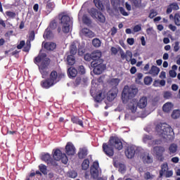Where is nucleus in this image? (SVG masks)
Wrapping results in <instances>:
<instances>
[{
  "mask_svg": "<svg viewBox=\"0 0 180 180\" xmlns=\"http://www.w3.org/2000/svg\"><path fill=\"white\" fill-rule=\"evenodd\" d=\"M165 99H169L172 94L169 91H165L163 95Z\"/></svg>",
  "mask_w": 180,
  "mask_h": 180,
  "instance_id": "obj_55",
  "label": "nucleus"
},
{
  "mask_svg": "<svg viewBox=\"0 0 180 180\" xmlns=\"http://www.w3.org/2000/svg\"><path fill=\"white\" fill-rule=\"evenodd\" d=\"M85 61H92V53H86L84 56Z\"/></svg>",
  "mask_w": 180,
  "mask_h": 180,
  "instance_id": "obj_50",
  "label": "nucleus"
},
{
  "mask_svg": "<svg viewBox=\"0 0 180 180\" xmlns=\"http://www.w3.org/2000/svg\"><path fill=\"white\" fill-rule=\"evenodd\" d=\"M174 51H175V52L179 51V41H176L174 43Z\"/></svg>",
  "mask_w": 180,
  "mask_h": 180,
  "instance_id": "obj_59",
  "label": "nucleus"
},
{
  "mask_svg": "<svg viewBox=\"0 0 180 180\" xmlns=\"http://www.w3.org/2000/svg\"><path fill=\"white\" fill-rule=\"evenodd\" d=\"M82 22L86 26H91L92 25V20L86 16V15H83Z\"/></svg>",
  "mask_w": 180,
  "mask_h": 180,
  "instance_id": "obj_33",
  "label": "nucleus"
},
{
  "mask_svg": "<svg viewBox=\"0 0 180 180\" xmlns=\"http://www.w3.org/2000/svg\"><path fill=\"white\" fill-rule=\"evenodd\" d=\"M67 61L69 65H74L75 64V56L74 55H68Z\"/></svg>",
  "mask_w": 180,
  "mask_h": 180,
  "instance_id": "obj_34",
  "label": "nucleus"
},
{
  "mask_svg": "<svg viewBox=\"0 0 180 180\" xmlns=\"http://www.w3.org/2000/svg\"><path fill=\"white\" fill-rule=\"evenodd\" d=\"M89 168V159H84L82 163V169L86 171Z\"/></svg>",
  "mask_w": 180,
  "mask_h": 180,
  "instance_id": "obj_36",
  "label": "nucleus"
},
{
  "mask_svg": "<svg viewBox=\"0 0 180 180\" xmlns=\"http://www.w3.org/2000/svg\"><path fill=\"white\" fill-rule=\"evenodd\" d=\"M136 105L140 109H144V108L147 106V97L143 96L142 98H141Z\"/></svg>",
  "mask_w": 180,
  "mask_h": 180,
  "instance_id": "obj_20",
  "label": "nucleus"
},
{
  "mask_svg": "<svg viewBox=\"0 0 180 180\" xmlns=\"http://www.w3.org/2000/svg\"><path fill=\"white\" fill-rule=\"evenodd\" d=\"M94 4L96 8H98L99 11H103L105 9V6H103V3L101 0H94Z\"/></svg>",
  "mask_w": 180,
  "mask_h": 180,
  "instance_id": "obj_31",
  "label": "nucleus"
},
{
  "mask_svg": "<svg viewBox=\"0 0 180 180\" xmlns=\"http://www.w3.org/2000/svg\"><path fill=\"white\" fill-rule=\"evenodd\" d=\"M137 92H139L137 89H133L129 87V86H124L122 93V101L126 102L128 99H133V98L137 95Z\"/></svg>",
  "mask_w": 180,
  "mask_h": 180,
  "instance_id": "obj_4",
  "label": "nucleus"
},
{
  "mask_svg": "<svg viewBox=\"0 0 180 180\" xmlns=\"http://www.w3.org/2000/svg\"><path fill=\"white\" fill-rule=\"evenodd\" d=\"M109 143L116 150H122L123 148V143L122 140L117 136H110L108 141Z\"/></svg>",
  "mask_w": 180,
  "mask_h": 180,
  "instance_id": "obj_8",
  "label": "nucleus"
},
{
  "mask_svg": "<svg viewBox=\"0 0 180 180\" xmlns=\"http://www.w3.org/2000/svg\"><path fill=\"white\" fill-rule=\"evenodd\" d=\"M34 37H35L34 31H31L29 34L28 40L33 41V40H34Z\"/></svg>",
  "mask_w": 180,
  "mask_h": 180,
  "instance_id": "obj_52",
  "label": "nucleus"
},
{
  "mask_svg": "<svg viewBox=\"0 0 180 180\" xmlns=\"http://www.w3.org/2000/svg\"><path fill=\"white\" fill-rule=\"evenodd\" d=\"M125 154L127 158H133L136 154V148H134V146L128 147L127 150L125 151Z\"/></svg>",
  "mask_w": 180,
  "mask_h": 180,
  "instance_id": "obj_16",
  "label": "nucleus"
},
{
  "mask_svg": "<svg viewBox=\"0 0 180 180\" xmlns=\"http://www.w3.org/2000/svg\"><path fill=\"white\" fill-rule=\"evenodd\" d=\"M54 84L49 79H45L40 82V86L44 89H50L51 86H54Z\"/></svg>",
  "mask_w": 180,
  "mask_h": 180,
  "instance_id": "obj_12",
  "label": "nucleus"
},
{
  "mask_svg": "<svg viewBox=\"0 0 180 180\" xmlns=\"http://www.w3.org/2000/svg\"><path fill=\"white\" fill-rule=\"evenodd\" d=\"M68 72H69L68 74L69 78H75V77H77L78 74V70H77L75 68L70 67L68 69Z\"/></svg>",
  "mask_w": 180,
  "mask_h": 180,
  "instance_id": "obj_27",
  "label": "nucleus"
},
{
  "mask_svg": "<svg viewBox=\"0 0 180 180\" xmlns=\"http://www.w3.org/2000/svg\"><path fill=\"white\" fill-rule=\"evenodd\" d=\"M155 130L159 136L165 139L168 136H171L172 129L169 127V125L165 123H160L156 125Z\"/></svg>",
  "mask_w": 180,
  "mask_h": 180,
  "instance_id": "obj_3",
  "label": "nucleus"
},
{
  "mask_svg": "<svg viewBox=\"0 0 180 180\" xmlns=\"http://www.w3.org/2000/svg\"><path fill=\"white\" fill-rule=\"evenodd\" d=\"M41 160L42 161H44V162H46L48 165L51 164V165H53V167H57V162H56L54 161V160H53L51 158V155H50V154L49 153H46L41 155Z\"/></svg>",
  "mask_w": 180,
  "mask_h": 180,
  "instance_id": "obj_10",
  "label": "nucleus"
},
{
  "mask_svg": "<svg viewBox=\"0 0 180 180\" xmlns=\"http://www.w3.org/2000/svg\"><path fill=\"white\" fill-rule=\"evenodd\" d=\"M169 74L172 78H175V77H176V72H175V70H169Z\"/></svg>",
  "mask_w": 180,
  "mask_h": 180,
  "instance_id": "obj_63",
  "label": "nucleus"
},
{
  "mask_svg": "<svg viewBox=\"0 0 180 180\" xmlns=\"http://www.w3.org/2000/svg\"><path fill=\"white\" fill-rule=\"evenodd\" d=\"M144 179L148 180V179H154V175L151 174L150 172H146L144 175Z\"/></svg>",
  "mask_w": 180,
  "mask_h": 180,
  "instance_id": "obj_46",
  "label": "nucleus"
},
{
  "mask_svg": "<svg viewBox=\"0 0 180 180\" xmlns=\"http://www.w3.org/2000/svg\"><path fill=\"white\" fill-rule=\"evenodd\" d=\"M78 71L79 72H80V74H85V68L84 67V65L79 66Z\"/></svg>",
  "mask_w": 180,
  "mask_h": 180,
  "instance_id": "obj_58",
  "label": "nucleus"
},
{
  "mask_svg": "<svg viewBox=\"0 0 180 180\" xmlns=\"http://www.w3.org/2000/svg\"><path fill=\"white\" fill-rule=\"evenodd\" d=\"M25 46V41H20V44L17 46L18 50H22Z\"/></svg>",
  "mask_w": 180,
  "mask_h": 180,
  "instance_id": "obj_61",
  "label": "nucleus"
},
{
  "mask_svg": "<svg viewBox=\"0 0 180 180\" xmlns=\"http://www.w3.org/2000/svg\"><path fill=\"white\" fill-rule=\"evenodd\" d=\"M153 151L158 157H162V154L165 153V148L162 146H155L153 148Z\"/></svg>",
  "mask_w": 180,
  "mask_h": 180,
  "instance_id": "obj_19",
  "label": "nucleus"
},
{
  "mask_svg": "<svg viewBox=\"0 0 180 180\" xmlns=\"http://www.w3.org/2000/svg\"><path fill=\"white\" fill-rule=\"evenodd\" d=\"M53 158L55 160V161L61 160L63 164H67L68 162V158L67 157V155H65V153H63L60 149H56L54 151Z\"/></svg>",
  "mask_w": 180,
  "mask_h": 180,
  "instance_id": "obj_7",
  "label": "nucleus"
},
{
  "mask_svg": "<svg viewBox=\"0 0 180 180\" xmlns=\"http://www.w3.org/2000/svg\"><path fill=\"white\" fill-rule=\"evenodd\" d=\"M44 39H47L48 40H50L54 37V34H53V32L51 31L49 28H46L45 30L44 34L43 35Z\"/></svg>",
  "mask_w": 180,
  "mask_h": 180,
  "instance_id": "obj_25",
  "label": "nucleus"
},
{
  "mask_svg": "<svg viewBox=\"0 0 180 180\" xmlns=\"http://www.w3.org/2000/svg\"><path fill=\"white\" fill-rule=\"evenodd\" d=\"M101 41L98 38H95L92 40V44L94 47H101Z\"/></svg>",
  "mask_w": 180,
  "mask_h": 180,
  "instance_id": "obj_43",
  "label": "nucleus"
},
{
  "mask_svg": "<svg viewBox=\"0 0 180 180\" xmlns=\"http://www.w3.org/2000/svg\"><path fill=\"white\" fill-rule=\"evenodd\" d=\"M120 82V79H119L118 78H115V79H112L110 80V84L111 85H112L113 86H117V85H119V83Z\"/></svg>",
  "mask_w": 180,
  "mask_h": 180,
  "instance_id": "obj_47",
  "label": "nucleus"
},
{
  "mask_svg": "<svg viewBox=\"0 0 180 180\" xmlns=\"http://www.w3.org/2000/svg\"><path fill=\"white\" fill-rule=\"evenodd\" d=\"M141 30V25H136L134 27V32L135 33H137Z\"/></svg>",
  "mask_w": 180,
  "mask_h": 180,
  "instance_id": "obj_56",
  "label": "nucleus"
},
{
  "mask_svg": "<svg viewBox=\"0 0 180 180\" xmlns=\"http://www.w3.org/2000/svg\"><path fill=\"white\" fill-rule=\"evenodd\" d=\"M89 13L93 19H96L100 23H105L106 21V18H105V15H103V13L95 8H91L89 11Z\"/></svg>",
  "mask_w": 180,
  "mask_h": 180,
  "instance_id": "obj_6",
  "label": "nucleus"
},
{
  "mask_svg": "<svg viewBox=\"0 0 180 180\" xmlns=\"http://www.w3.org/2000/svg\"><path fill=\"white\" fill-rule=\"evenodd\" d=\"M86 155H88V149L85 147L80 148L77 153L79 160H84V158H86Z\"/></svg>",
  "mask_w": 180,
  "mask_h": 180,
  "instance_id": "obj_13",
  "label": "nucleus"
},
{
  "mask_svg": "<svg viewBox=\"0 0 180 180\" xmlns=\"http://www.w3.org/2000/svg\"><path fill=\"white\" fill-rule=\"evenodd\" d=\"M143 162H144V164H152L153 160V158L151 156H150L149 155H144L142 158Z\"/></svg>",
  "mask_w": 180,
  "mask_h": 180,
  "instance_id": "obj_35",
  "label": "nucleus"
},
{
  "mask_svg": "<svg viewBox=\"0 0 180 180\" xmlns=\"http://www.w3.org/2000/svg\"><path fill=\"white\" fill-rule=\"evenodd\" d=\"M153 139H154L153 137V135L145 134L143 135V143H147L148 141H151Z\"/></svg>",
  "mask_w": 180,
  "mask_h": 180,
  "instance_id": "obj_42",
  "label": "nucleus"
},
{
  "mask_svg": "<svg viewBox=\"0 0 180 180\" xmlns=\"http://www.w3.org/2000/svg\"><path fill=\"white\" fill-rule=\"evenodd\" d=\"M56 47H57V45L54 42H46L44 44V48L49 51H53V50H55Z\"/></svg>",
  "mask_w": 180,
  "mask_h": 180,
  "instance_id": "obj_21",
  "label": "nucleus"
},
{
  "mask_svg": "<svg viewBox=\"0 0 180 180\" xmlns=\"http://www.w3.org/2000/svg\"><path fill=\"white\" fill-rule=\"evenodd\" d=\"M148 74L153 77H157L160 74V68L155 65H152L150 70L148 72Z\"/></svg>",
  "mask_w": 180,
  "mask_h": 180,
  "instance_id": "obj_24",
  "label": "nucleus"
},
{
  "mask_svg": "<svg viewBox=\"0 0 180 180\" xmlns=\"http://www.w3.org/2000/svg\"><path fill=\"white\" fill-rule=\"evenodd\" d=\"M71 122L74 124H78L79 126H81V127H84V122L79 119L78 116H72L71 117Z\"/></svg>",
  "mask_w": 180,
  "mask_h": 180,
  "instance_id": "obj_22",
  "label": "nucleus"
},
{
  "mask_svg": "<svg viewBox=\"0 0 180 180\" xmlns=\"http://www.w3.org/2000/svg\"><path fill=\"white\" fill-rule=\"evenodd\" d=\"M58 73H57V71L53 70L50 75L49 79L56 85L57 84L58 81Z\"/></svg>",
  "mask_w": 180,
  "mask_h": 180,
  "instance_id": "obj_23",
  "label": "nucleus"
},
{
  "mask_svg": "<svg viewBox=\"0 0 180 180\" xmlns=\"http://www.w3.org/2000/svg\"><path fill=\"white\" fill-rule=\"evenodd\" d=\"M127 41L129 46H133L134 44V38H128Z\"/></svg>",
  "mask_w": 180,
  "mask_h": 180,
  "instance_id": "obj_62",
  "label": "nucleus"
},
{
  "mask_svg": "<svg viewBox=\"0 0 180 180\" xmlns=\"http://www.w3.org/2000/svg\"><path fill=\"white\" fill-rule=\"evenodd\" d=\"M151 82H153V78L151 77L146 76L144 78L145 85H151Z\"/></svg>",
  "mask_w": 180,
  "mask_h": 180,
  "instance_id": "obj_45",
  "label": "nucleus"
},
{
  "mask_svg": "<svg viewBox=\"0 0 180 180\" xmlns=\"http://www.w3.org/2000/svg\"><path fill=\"white\" fill-rule=\"evenodd\" d=\"M5 13L9 19H15L16 18V13L15 11H7Z\"/></svg>",
  "mask_w": 180,
  "mask_h": 180,
  "instance_id": "obj_37",
  "label": "nucleus"
},
{
  "mask_svg": "<svg viewBox=\"0 0 180 180\" xmlns=\"http://www.w3.org/2000/svg\"><path fill=\"white\" fill-rule=\"evenodd\" d=\"M59 25L58 27V32L61 33V30L63 33H70V24L71 23V18L68 15L61 13L58 15Z\"/></svg>",
  "mask_w": 180,
  "mask_h": 180,
  "instance_id": "obj_1",
  "label": "nucleus"
},
{
  "mask_svg": "<svg viewBox=\"0 0 180 180\" xmlns=\"http://www.w3.org/2000/svg\"><path fill=\"white\" fill-rule=\"evenodd\" d=\"M173 105L171 103H166L162 106V110L163 112H165L166 113H169L170 111L172 110Z\"/></svg>",
  "mask_w": 180,
  "mask_h": 180,
  "instance_id": "obj_29",
  "label": "nucleus"
},
{
  "mask_svg": "<svg viewBox=\"0 0 180 180\" xmlns=\"http://www.w3.org/2000/svg\"><path fill=\"white\" fill-rule=\"evenodd\" d=\"M50 58H47L46 53H39L37 57L34 58V63L38 65L39 69H47L50 65Z\"/></svg>",
  "mask_w": 180,
  "mask_h": 180,
  "instance_id": "obj_2",
  "label": "nucleus"
},
{
  "mask_svg": "<svg viewBox=\"0 0 180 180\" xmlns=\"http://www.w3.org/2000/svg\"><path fill=\"white\" fill-rule=\"evenodd\" d=\"M120 12L121 15H123V16H129V13L126 12V10H124V8L120 7Z\"/></svg>",
  "mask_w": 180,
  "mask_h": 180,
  "instance_id": "obj_53",
  "label": "nucleus"
},
{
  "mask_svg": "<svg viewBox=\"0 0 180 180\" xmlns=\"http://www.w3.org/2000/svg\"><path fill=\"white\" fill-rule=\"evenodd\" d=\"M82 34L83 36H85V37H89V39L95 37V33L86 27H84L82 30Z\"/></svg>",
  "mask_w": 180,
  "mask_h": 180,
  "instance_id": "obj_14",
  "label": "nucleus"
},
{
  "mask_svg": "<svg viewBox=\"0 0 180 180\" xmlns=\"http://www.w3.org/2000/svg\"><path fill=\"white\" fill-rule=\"evenodd\" d=\"M179 9V6L178 3H172L167 6V9L166 11V13L169 15L172 12V11H178Z\"/></svg>",
  "mask_w": 180,
  "mask_h": 180,
  "instance_id": "obj_15",
  "label": "nucleus"
},
{
  "mask_svg": "<svg viewBox=\"0 0 180 180\" xmlns=\"http://www.w3.org/2000/svg\"><path fill=\"white\" fill-rule=\"evenodd\" d=\"M56 8V4H54V2H51L50 1H48L46 2V15H49V13H51L53 12V9Z\"/></svg>",
  "mask_w": 180,
  "mask_h": 180,
  "instance_id": "obj_18",
  "label": "nucleus"
},
{
  "mask_svg": "<svg viewBox=\"0 0 180 180\" xmlns=\"http://www.w3.org/2000/svg\"><path fill=\"white\" fill-rule=\"evenodd\" d=\"M39 72L41 74L42 78H46L47 75H49V72H47V69H39Z\"/></svg>",
  "mask_w": 180,
  "mask_h": 180,
  "instance_id": "obj_48",
  "label": "nucleus"
},
{
  "mask_svg": "<svg viewBox=\"0 0 180 180\" xmlns=\"http://www.w3.org/2000/svg\"><path fill=\"white\" fill-rule=\"evenodd\" d=\"M111 1V5L112 6H118V5L120 4V0H110Z\"/></svg>",
  "mask_w": 180,
  "mask_h": 180,
  "instance_id": "obj_57",
  "label": "nucleus"
},
{
  "mask_svg": "<svg viewBox=\"0 0 180 180\" xmlns=\"http://www.w3.org/2000/svg\"><path fill=\"white\" fill-rule=\"evenodd\" d=\"M103 151L108 157H113L115 155V150H113L112 145L109 143H103Z\"/></svg>",
  "mask_w": 180,
  "mask_h": 180,
  "instance_id": "obj_9",
  "label": "nucleus"
},
{
  "mask_svg": "<svg viewBox=\"0 0 180 180\" xmlns=\"http://www.w3.org/2000/svg\"><path fill=\"white\" fill-rule=\"evenodd\" d=\"M167 169H168V163H164L161 165V171L163 172H167Z\"/></svg>",
  "mask_w": 180,
  "mask_h": 180,
  "instance_id": "obj_54",
  "label": "nucleus"
},
{
  "mask_svg": "<svg viewBox=\"0 0 180 180\" xmlns=\"http://www.w3.org/2000/svg\"><path fill=\"white\" fill-rule=\"evenodd\" d=\"M91 57L93 58V61H99V60H103L101 58V57H102V52L99 50L93 51L91 53Z\"/></svg>",
  "mask_w": 180,
  "mask_h": 180,
  "instance_id": "obj_17",
  "label": "nucleus"
},
{
  "mask_svg": "<svg viewBox=\"0 0 180 180\" xmlns=\"http://www.w3.org/2000/svg\"><path fill=\"white\" fill-rule=\"evenodd\" d=\"M82 82V78L81 77H77L75 82H73L75 86H78V85L81 84V82Z\"/></svg>",
  "mask_w": 180,
  "mask_h": 180,
  "instance_id": "obj_49",
  "label": "nucleus"
},
{
  "mask_svg": "<svg viewBox=\"0 0 180 180\" xmlns=\"http://www.w3.org/2000/svg\"><path fill=\"white\" fill-rule=\"evenodd\" d=\"M90 173L93 179H96V178L99 176V171L98 169L91 167Z\"/></svg>",
  "mask_w": 180,
  "mask_h": 180,
  "instance_id": "obj_32",
  "label": "nucleus"
},
{
  "mask_svg": "<svg viewBox=\"0 0 180 180\" xmlns=\"http://www.w3.org/2000/svg\"><path fill=\"white\" fill-rule=\"evenodd\" d=\"M174 175V172L172 170L167 171L165 176L166 178H171Z\"/></svg>",
  "mask_w": 180,
  "mask_h": 180,
  "instance_id": "obj_60",
  "label": "nucleus"
},
{
  "mask_svg": "<svg viewBox=\"0 0 180 180\" xmlns=\"http://www.w3.org/2000/svg\"><path fill=\"white\" fill-rule=\"evenodd\" d=\"M63 78H65V73H58V81H60V79H63Z\"/></svg>",
  "mask_w": 180,
  "mask_h": 180,
  "instance_id": "obj_64",
  "label": "nucleus"
},
{
  "mask_svg": "<svg viewBox=\"0 0 180 180\" xmlns=\"http://www.w3.org/2000/svg\"><path fill=\"white\" fill-rule=\"evenodd\" d=\"M68 174L69 178H77V176H78V173L74 170L69 172Z\"/></svg>",
  "mask_w": 180,
  "mask_h": 180,
  "instance_id": "obj_51",
  "label": "nucleus"
},
{
  "mask_svg": "<svg viewBox=\"0 0 180 180\" xmlns=\"http://www.w3.org/2000/svg\"><path fill=\"white\" fill-rule=\"evenodd\" d=\"M172 119H179L180 117V110H174L172 113Z\"/></svg>",
  "mask_w": 180,
  "mask_h": 180,
  "instance_id": "obj_41",
  "label": "nucleus"
},
{
  "mask_svg": "<svg viewBox=\"0 0 180 180\" xmlns=\"http://www.w3.org/2000/svg\"><path fill=\"white\" fill-rule=\"evenodd\" d=\"M174 23L176 26H180V15L179 13L174 14Z\"/></svg>",
  "mask_w": 180,
  "mask_h": 180,
  "instance_id": "obj_44",
  "label": "nucleus"
},
{
  "mask_svg": "<svg viewBox=\"0 0 180 180\" xmlns=\"http://www.w3.org/2000/svg\"><path fill=\"white\" fill-rule=\"evenodd\" d=\"M91 65L93 67V72L96 74V75H101L104 70H106V65L103 64V60L92 61Z\"/></svg>",
  "mask_w": 180,
  "mask_h": 180,
  "instance_id": "obj_5",
  "label": "nucleus"
},
{
  "mask_svg": "<svg viewBox=\"0 0 180 180\" xmlns=\"http://www.w3.org/2000/svg\"><path fill=\"white\" fill-rule=\"evenodd\" d=\"M65 153L67 155H74L75 154V146L71 142H68L65 146Z\"/></svg>",
  "mask_w": 180,
  "mask_h": 180,
  "instance_id": "obj_11",
  "label": "nucleus"
},
{
  "mask_svg": "<svg viewBox=\"0 0 180 180\" xmlns=\"http://www.w3.org/2000/svg\"><path fill=\"white\" fill-rule=\"evenodd\" d=\"M178 151V146L175 143H172L169 146V154L170 155H174Z\"/></svg>",
  "mask_w": 180,
  "mask_h": 180,
  "instance_id": "obj_28",
  "label": "nucleus"
},
{
  "mask_svg": "<svg viewBox=\"0 0 180 180\" xmlns=\"http://www.w3.org/2000/svg\"><path fill=\"white\" fill-rule=\"evenodd\" d=\"M105 99V94L103 92L97 93L96 96L94 97V101L97 103H101L102 101Z\"/></svg>",
  "mask_w": 180,
  "mask_h": 180,
  "instance_id": "obj_26",
  "label": "nucleus"
},
{
  "mask_svg": "<svg viewBox=\"0 0 180 180\" xmlns=\"http://www.w3.org/2000/svg\"><path fill=\"white\" fill-rule=\"evenodd\" d=\"M39 171L41 172L44 175H47V166L45 165L41 164L39 166Z\"/></svg>",
  "mask_w": 180,
  "mask_h": 180,
  "instance_id": "obj_39",
  "label": "nucleus"
},
{
  "mask_svg": "<svg viewBox=\"0 0 180 180\" xmlns=\"http://www.w3.org/2000/svg\"><path fill=\"white\" fill-rule=\"evenodd\" d=\"M137 103L131 101L128 104V109H129L132 113H136V110H137Z\"/></svg>",
  "mask_w": 180,
  "mask_h": 180,
  "instance_id": "obj_30",
  "label": "nucleus"
},
{
  "mask_svg": "<svg viewBox=\"0 0 180 180\" xmlns=\"http://www.w3.org/2000/svg\"><path fill=\"white\" fill-rule=\"evenodd\" d=\"M48 28L51 30H56V29H57V21H56V20H52Z\"/></svg>",
  "mask_w": 180,
  "mask_h": 180,
  "instance_id": "obj_40",
  "label": "nucleus"
},
{
  "mask_svg": "<svg viewBox=\"0 0 180 180\" xmlns=\"http://www.w3.org/2000/svg\"><path fill=\"white\" fill-rule=\"evenodd\" d=\"M77 49L76 44H72L70 48V56H75L77 54Z\"/></svg>",
  "mask_w": 180,
  "mask_h": 180,
  "instance_id": "obj_38",
  "label": "nucleus"
}]
</instances>
